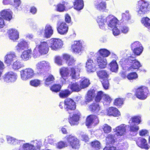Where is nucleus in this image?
<instances>
[{
  "label": "nucleus",
  "instance_id": "obj_26",
  "mask_svg": "<svg viewBox=\"0 0 150 150\" xmlns=\"http://www.w3.org/2000/svg\"><path fill=\"white\" fill-rule=\"evenodd\" d=\"M80 69L78 67L71 68V69L70 76L72 79H76L79 76V73L80 71Z\"/></svg>",
  "mask_w": 150,
  "mask_h": 150
},
{
  "label": "nucleus",
  "instance_id": "obj_37",
  "mask_svg": "<svg viewBox=\"0 0 150 150\" xmlns=\"http://www.w3.org/2000/svg\"><path fill=\"white\" fill-rule=\"evenodd\" d=\"M68 88L72 91H79L81 89L80 87L76 83L71 82L69 85Z\"/></svg>",
  "mask_w": 150,
  "mask_h": 150
},
{
  "label": "nucleus",
  "instance_id": "obj_44",
  "mask_svg": "<svg viewBox=\"0 0 150 150\" xmlns=\"http://www.w3.org/2000/svg\"><path fill=\"white\" fill-rule=\"evenodd\" d=\"M141 22L144 25L150 30V19L147 17L143 18Z\"/></svg>",
  "mask_w": 150,
  "mask_h": 150
},
{
  "label": "nucleus",
  "instance_id": "obj_31",
  "mask_svg": "<svg viewBox=\"0 0 150 150\" xmlns=\"http://www.w3.org/2000/svg\"><path fill=\"white\" fill-rule=\"evenodd\" d=\"M129 124L128 126L129 127V130L130 134L133 135H135L139 129V126L133 123Z\"/></svg>",
  "mask_w": 150,
  "mask_h": 150
},
{
  "label": "nucleus",
  "instance_id": "obj_28",
  "mask_svg": "<svg viewBox=\"0 0 150 150\" xmlns=\"http://www.w3.org/2000/svg\"><path fill=\"white\" fill-rule=\"evenodd\" d=\"M108 115L109 116L112 115L118 117L120 115V112L116 108L111 107L110 108L108 111Z\"/></svg>",
  "mask_w": 150,
  "mask_h": 150
},
{
  "label": "nucleus",
  "instance_id": "obj_51",
  "mask_svg": "<svg viewBox=\"0 0 150 150\" xmlns=\"http://www.w3.org/2000/svg\"><path fill=\"white\" fill-rule=\"evenodd\" d=\"M61 86L59 84H54L50 88L51 91L54 92L59 91L61 89Z\"/></svg>",
  "mask_w": 150,
  "mask_h": 150
},
{
  "label": "nucleus",
  "instance_id": "obj_32",
  "mask_svg": "<svg viewBox=\"0 0 150 150\" xmlns=\"http://www.w3.org/2000/svg\"><path fill=\"white\" fill-rule=\"evenodd\" d=\"M137 144L139 146L142 148L146 149L149 148L146 140L144 139H139L137 142Z\"/></svg>",
  "mask_w": 150,
  "mask_h": 150
},
{
  "label": "nucleus",
  "instance_id": "obj_33",
  "mask_svg": "<svg viewBox=\"0 0 150 150\" xmlns=\"http://www.w3.org/2000/svg\"><path fill=\"white\" fill-rule=\"evenodd\" d=\"M65 139H66L67 142L72 147H74V144L73 141H75L76 142H77V139L75 137L72 135H67L66 136Z\"/></svg>",
  "mask_w": 150,
  "mask_h": 150
},
{
  "label": "nucleus",
  "instance_id": "obj_35",
  "mask_svg": "<svg viewBox=\"0 0 150 150\" xmlns=\"http://www.w3.org/2000/svg\"><path fill=\"white\" fill-rule=\"evenodd\" d=\"M74 8L77 10H80L83 9V0H76L74 3Z\"/></svg>",
  "mask_w": 150,
  "mask_h": 150
},
{
  "label": "nucleus",
  "instance_id": "obj_18",
  "mask_svg": "<svg viewBox=\"0 0 150 150\" xmlns=\"http://www.w3.org/2000/svg\"><path fill=\"white\" fill-rule=\"evenodd\" d=\"M96 20L100 28L104 29L107 21V17L105 18L104 16L100 15L98 16Z\"/></svg>",
  "mask_w": 150,
  "mask_h": 150
},
{
  "label": "nucleus",
  "instance_id": "obj_55",
  "mask_svg": "<svg viewBox=\"0 0 150 150\" xmlns=\"http://www.w3.org/2000/svg\"><path fill=\"white\" fill-rule=\"evenodd\" d=\"M103 129L105 133H108L111 132V127L107 124H105L103 125Z\"/></svg>",
  "mask_w": 150,
  "mask_h": 150
},
{
  "label": "nucleus",
  "instance_id": "obj_39",
  "mask_svg": "<svg viewBox=\"0 0 150 150\" xmlns=\"http://www.w3.org/2000/svg\"><path fill=\"white\" fill-rule=\"evenodd\" d=\"M111 71L116 72L118 69V65L115 60H112L109 64Z\"/></svg>",
  "mask_w": 150,
  "mask_h": 150
},
{
  "label": "nucleus",
  "instance_id": "obj_12",
  "mask_svg": "<svg viewBox=\"0 0 150 150\" xmlns=\"http://www.w3.org/2000/svg\"><path fill=\"white\" fill-rule=\"evenodd\" d=\"M17 78V76L15 73L13 72L10 71L5 74L4 80L6 82H12L15 81Z\"/></svg>",
  "mask_w": 150,
  "mask_h": 150
},
{
  "label": "nucleus",
  "instance_id": "obj_1",
  "mask_svg": "<svg viewBox=\"0 0 150 150\" xmlns=\"http://www.w3.org/2000/svg\"><path fill=\"white\" fill-rule=\"evenodd\" d=\"M149 9V3L145 1L141 0L138 2V6L137 7L136 11L138 14L142 15L147 13Z\"/></svg>",
  "mask_w": 150,
  "mask_h": 150
},
{
  "label": "nucleus",
  "instance_id": "obj_58",
  "mask_svg": "<svg viewBox=\"0 0 150 150\" xmlns=\"http://www.w3.org/2000/svg\"><path fill=\"white\" fill-rule=\"evenodd\" d=\"M55 62L58 65L61 66L62 65V60L61 57L58 56H55L54 57Z\"/></svg>",
  "mask_w": 150,
  "mask_h": 150
},
{
  "label": "nucleus",
  "instance_id": "obj_25",
  "mask_svg": "<svg viewBox=\"0 0 150 150\" xmlns=\"http://www.w3.org/2000/svg\"><path fill=\"white\" fill-rule=\"evenodd\" d=\"M12 12L10 10H4L1 12V16L6 20L10 21L12 18Z\"/></svg>",
  "mask_w": 150,
  "mask_h": 150
},
{
  "label": "nucleus",
  "instance_id": "obj_19",
  "mask_svg": "<svg viewBox=\"0 0 150 150\" xmlns=\"http://www.w3.org/2000/svg\"><path fill=\"white\" fill-rule=\"evenodd\" d=\"M99 120L97 116L94 115H90L88 116L86 120V125L87 126H90L93 123L95 124H98Z\"/></svg>",
  "mask_w": 150,
  "mask_h": 150
},
{
  "label": "nucleus",
  "instance_id": "obj_27",
  "mask_svg": "<svg viewBox=\"0 0 150 150\" xmlns=\"http://www.w3.org/2000/svg\"><path fill=\"white\" fill-rule=\"evenodd\" d=\"M37 69L40 71L42 69L47 68L49 67V63L45 61H42L39 62L36 65Z\"/></svg>",
  "mask_w": 150,
  "mask_h": 150
},
{
  "label": "nucleus",
  "instance_id": "obj_54",
  "mask_svg": "<svg viewBox=\"0 0 150 150\" xmlns=\"http://www.w3.org/2000/svg\"><path fill=\"white\" fill-rule=\"evenodd\" d=\"M137 77V75L135 72L130 73L127 76V78L129 80L135 79Z\"/></svg>",
  "mask_w": 150,
  "mask_h": 150
},
{
  "label": "nucleus",
  "instance_id": "obj_10",
  "mask_svg": "<svg viewBox=\"0 0 150 150\" xmlns=\"http://www.w3.org/2000/svg\"><path fill=\"white\" fill-rule=\"evenodd\" d=\"M17 57L14 52L8 53L4 57V62L8 65H10Z\"/></svg>",
  "mask_w": 150,
  "mask_h": 150
},
{
  "label": "nucleus",
  "instance_id": "obj_15",
  "mask_svg": "<svg viewBox=\"0 0 150 150\" xmlns=\"http://www.w3.org/2000/svg\"><path fill=\"white\" fill-rule=\"evenodd\" d=\"M71 48L73 52L76 54H79L83 50V48L81 43L80 41H74L72 45Z\"/></svg>",
  "mask_w": 150,
  "mask_h": 150
},
{
  "label": "nucleus",
  "instance_id": "obj_9",
  "mask_svg": "<svg viewBox=\"0 0 150 150\" xmlns=\"http://www.w3.org/2000/svg\"><path fill=\"white\" fill-rule=\"evenodd\" d=\"M57 28L58 33L61 35L66 34L68 30L67 25L64 22L62 21L58 22Z\"/></svg>",
  "mask_w": 150,
  "mask_h": 150
},
{
  "label": "nucleus",
  "instance_id": "obj_36",
  "mask_svg": "<svg viewBox=\"0 0 150 150\" xmlns=\"http://www.w3.org/2000/svg\"><path fill=\"white\" fill-rule=\"evenodd\" d=\"M67 4V3L65 2H63L62 4H58L56 6V9L57 11L61 12L65 11Z\"/></svg>",
  "mask_w": 150,
  "mask_h": 150
},
{
  "label": "nucleus",
  "instance_id": "obj_21",
  "mask_svg": "<svg viewBox=\"0 0 150 150\" xmlns=\"http://www.w3.org/2000/svg\"><path fill=\"white\" fill-rule=\"evenodd\" d=\"M8 33L10 39L13 41L17 40L19 38V33L16 29H10Z\"/></svg>",
  "mask_w": 150,
  "mask_h": 150
},
{
  "label": "nucleus",
  "instance_id": "obj_2",
  "mask_svg": "<svg viewBox=\"0 0 150 150\" xmlns=\"http://www.w3.org/2000/svg\"><path fill=\"white\" fill-rule=\"evenodd\" d=\"M97 75L101 80L104 88L107 90L108 88L109 83L108 80V75L106 71L104 70L97 72Z\"/></svg>",
  "mask_w": 150,
  "mask_h": 150
},
{
  "label": "nucleus",
  "instance_id": "obj_17",
  "mask_svg": "<svg viewBox=\"0 0 150 150\" xmlns=\"http://www.w3.org/2000/svg\"><path fill=\"white\" fill-rule=\"evenodd\" d=\"M126 126L124 124H122L116 127L114 129L115 134L117 136H122L126 132Z\"/></svg>",
  "mask_w": 150,
  "mask_h": 150
},
{
  "label": "nucleus",
  "instance_id": "obj_38",
  "mask_svg": "<svg viewBox=\"0 0 150 150\" xmlns=\"http://www.w3.org/2000/svg\"><path fill=\"white\" fill-rule=\"evenodd\" d=\"M89 109L90 111L97 113L100 110V107L98 103H94L89 106Z\"/></svg>",
  "mask_w": 150,
  "mask_h": 150
},
{
  "label": "nucleus",
  "instance_id": "obj_50",
  "mask_svg": "<svg viewBox=\"0 0 150 150\" xmlns=\"http://www.w3.org/2000/svg\"><path fill=\"white\" fill-rule=\"evenodd\" d=\"M71 93V92L69 90L67 89L62 91L59 93V96L62 98L67 97Z\"/></svg>",
  "mask_w": 150,
  "mask_h": 150
},
{
  "label": "nucleus",
  "instance_id": "obj_11",
  "mask_svg": "<svg viewBox=\"0 0 150 150\" xmlns=\"http://www.w3.org/2000/svg\"><path fill=\"white\" fill-rule=\"evenodd\" d=\"M28 43L24 40H21L18 43L16 46V50L18 52H22L25 50L28 47Z\"/></svg>",
  "mask_w": 150,
  "mask_h": 150
},
{
  "label": "nucleus",
  "instance_id": "obj_8",
  "mask_svg": "<svg viewBox=\"0 0 150 150\" xmlns=\"http://www.w3.org/2000/svg\"><path fill=\"white\" fill-rule=\"evenodd\" d=\"M148 92L147 88L145 87H142L138 88L137 90L135 95L139 99H144L147 97L146 95Z\"/></svg>",
  "mask_w": 150,
  "mask_h": 150
},
{
  "label": "nucleus",
  "instance_id": "obj_5",
  "mask_svg": "<svg viewBox=\"0 0 150 150\" xmlns=\"http://www.w3.org/2000/svg\"><path fill=\"white\" fill-rule=\"evenodd\" d=\"M49 46L54 50H57L61 48L63 45L62 41L60 39H51L49 41Z\"/></svg>",
  "mask_w": 150,
  "mask_h": 150
},
{
  "label": "nucleus",
  "instance_id": "obj_24",
  "mask_svg": "<svg viewBox=\"0 0 150 150\" xmlns=\"http://www.w3.org/2000/svg\"><path fill=\"white\" fill-rule=\"evenodd\" d=\"M97 64L100 68H104L107 65V60L105 58L103 57L98 56L97 59Z\"/></svg>",
  "mask_w": 150,
  "mask_h": 150
},
{
  "label": "nucleus",
  "instance_id": "obj_57",
  "mask_svg": "<svg viewBox=\"0 0 150 150\" xmlns=\"http://www.w3.org/2000/svg\"><path fill=\"white\" fill-rule=\"evenodd\" d=\"M130 16L129 14L128 11H126L125 13L122 14V19L123 20L128 21L129 20Z\"/></svg>",
  "mask_w": 150,
  "mask_h": 150
},
{
  "label": "nucleus",
  "instance_id": "obj_3",
  "mask_svg": "<svg viewBox=\"0 0 150 150\" xmlns=\"http://www.w3.org/2000/svg\"><path fill=\"white\" fill-rule=\"evenodd\" d=\"M41 143L37 140L32 141L30 143L24 144L23 146L24 150H38L40 149Z\"/></svg>",
  "mask_w": 150,
  "mask_h": 150
},
{
  "label": "nucleus",
  "instance_id": "obj_6",
  "mask_svg": "<svg viewBox=\"0 0 150 150\" xmlns=\"http://www.w3.org/2000/svg\"><path fill=\"white\" fill-rule=\"evenodd\" d=\"M64 108L69 113L71 112V111L74 110L76 108L75 102L71 98L66 99L64 100Z\"/></svg>",
  "mask_w": 150,
  "mask_h": 150
},
{
  "label": "nucleus",
  "instance_id": "obj_4",
  "mask_svg": "<svg viewBox=\"0 0 150 150\" xmlns=\"http://www.w3.org/2000/svg\"><path fill=\"white\" fill-rule=\"evenodd\" d=\"M20 74L21 79L26 81L33 77L34 75V71L31 68H26L21 70Z\"/></svg>",
  "mask_w": 150,
  "mask_h": 150
},
{
  "label": "nucleus",
  "instance_id": "obj_60",
  "mask_svg": "<svg viewBox=\"0 0 150 150\" xmlns=\"http://www.w3.org/2000/svg\"><path fill=\"white\" fill-rule=\"evenodd\" d=\"M142 45L139 42L136 41L132 43L131 45V47L132 50L135 49L136 48L139 47H142Z\"/></svg>",
  "mask_w": 150,
  "mask_h": 150
},
{
  "label": "nucleus",
  "instance_id": "obj_14",
  "mask_svg": "<svg viewBox=\"0 0 150 150\" xmlns=\"http://www.w3.org/2000/svg\"><path fill=\"white\" fill-rule=\"evenodd\" d=\"M39 52L41 54H45L47 53L49 48L48 44L46 42H41L40 45H38Z\"/></svg>",
  "mask_w": 150,
  "mask_h": 150
},
{
  "label": "nucleus",
  "instance_id": "obj_56",
  "mask_svg": "<svg viewBox=\"0 0 150 150\" xmlns=\"http://www.w3.org/2000/svg\"><path fill=\"white\" fill-rule=\"evenodd\" d=\"M104 93L102 91L98 92L95 98V100L96 102H99L103 98Z\"/></svg>",
  "mask_w": 150,
  "mask_h": 150
},
{
  "label": "nucleus",
  "instance_id": "obj_42",
  "mask_svg": "<svg viewBox=\"0 0 150 150\" xmlns=\"http://www.w3.org/2000/svg\"><path fill=\"white\" fill-rule=\"evenodd\" d=\"M54 80V78L52 75L49 76L46 79H44L45 83L47 86H49L53 83Z\"/></svg>",
  "mask_w": 150,
  "mask_h": 150
},
{
  "label": "nucleus",
  "instance_id": "obj_45",
  "mask_svg": "<svg viewBox=\"0 0 150 150\" xmlns=\"http://www.w3.org/2000/svg\"><path fill=\"white\" fill-rule=\"evenodd\" d=\"M107 143L109 144H113L115 142V136L112 134H109L106 138Z\"/></svg>",
  "mask_w": 150,
  "mask_h": 150
},
{
  "label": "nucleus",
  "instance_id": "obj_7",
  "mask_svg": "<svg viewBox=\"0 0 150 150\" xmlns=\"http://www.w3.org/2000/svg\"><path fill=\"white\" fill-rule=\"evenodd\" d=\"M53 30L52 27L49 24H47L44 30L43 28L40 29L39 31L40 35H44L46 38H50L53 34Z\"/></svg>",
  "mask_w": 150,
  "mask_h": 150
},
{
  "label": "nucleus",
  "instance_id": "obj_61",
  "mask_svg": "<svg viewBox=\"0 0 150 150\" xmlns=\"http://www.w3.org/2000/svg\"><path fill=\"white\" fill-rule=\"evenodd\" d=\"M14 3L13 6L15 8L18 10L21 9V8H18L21 3L20 0H14Z\"/></svg>",
  "mask_w": 150,
  "mask_h": 150
},
{
  "label": "nucleus",
  "instance_id": "obj_52",
  "mask_svg": "<svg viewBox=\"0 0 150 150\" xmlns=\"http://www.w3.org/2000/svg\"><path fill=\"white\" fill-rule=\"evenodd\" d=\"M40 81L38 79H35L30 81V85L34 87H37L40 84Z\"/></svg>",
  "mask_w": 150,
  "mask_h": 150
},
{
  "label": "nucleus",
  "instance_id": "obj_41",
  "mask_svg": "<svg viewBox=\"0 0 150 150\" xmlns=\"http://www.w3.org/2000/svg\"><path fill=\"white\" fill-rule=\"evenodd\" d=\"M90 83L89 79L85 78H83L82 79L80 83V88H84L88 87Z\"/></svg>",
  "mask_w": 150,
  "mask_h": 150
},
{
  "label": "nucleus",
  "instance_id": "obj_64",
  "mask_svg": "<svg viewBox=\"0 0 150 150\" xmlns=\"http://www.w3.org/2000/svg\"><path fill=\"white\" fill-rule=\"evenodd\" d=\"M112 29L113 34L115 36H117L120 34V31L119 29L116 26L113 28Z\"/></svg>",
  "mask_w": 150,
  "mask_h": 150
},
{
  "label": "nucleus",
  "instance_id": "obj_29",
  "mask_svg": "<svg viewBox=\"0 0 150 150\" xmlns=\"http://www.w3.org/2000/svg\"><path fill=\"white\" fill-rule=\"evenodd\" d=\"M60 73L62 78L64 80L69 76V71L67 68H61L60 70Z\"/></svg>",
  "mask_w": 150,
  "mask_h": 150
},
{
  "label": "nucleus",
  "instance_id": "obj_53",
  "mask_svg": "<svg viewBox=\"0 0 150 150\" xmlns=\"http://www.w3.org/2000/svg\"><path fill=\"white\" fill-rule=\"evenodd\" d=\"M143 50V48L142 46L139 47L132 50L134 53L137 55H140L142 52Z\"/></svg>",
  "mask_w": 150,
  "mask_h": 150
},
{
  "label": "nucleus",
  "instance_id": "obj_59",
  "mask_svg": "<svg viewBox=\"0 0 150 150\" xmlns=\"http://www.w3.org/2000/svg\"><path fill=\"white\" fill-rule=\"evenodd\" d=\"M120 29L121 32L124 34L127 33L129 30V28L125 25L120 26Z\"/></svg>",
  "mask_w": 150,
  "mask_h": 150
},
{
  "label": "nucleus",
  "instance_id": "obj_34",
  "mask_svg": "<svg viewBox=\"0 0 150 150\" xmlns=\"http://www.w3.org/2000/svg\"><path fill=\"white\" fill-rule=\"evenodd\" d=\"M25 65L24 64L19 61L16 60L11 65L12 68L15 70H18L19 69L24 67Z\"/></svg>",
  "mask_w": 150,
  "mask_h": 150
},
{
  "label": "nucleus",
  "instance_id": "obj_49",
  "mask_svg": "<svg viewBox=\"0 0 150 150\" xmlns=\"http://www.w3.org/2000/svg\"><path fill=\"white\" fill-rule=\"evenodd\" d=\"M93 96V91H89L88 92L87 96L86 97V102L88 103L92 101Z\"/></svg>",
  "mask_w": 150,
  "mask_h": 150
},
{
  "label": "nucleus",
  "instance_id": "obj_20",
  "mask_svg": "<svg viewBox=\"0 0 150 150\" xmlns=\"http://www.w3.org/2000/svg\"><path fill=\"white\" fill-rule=\"evenodd\" d=\"M95 7L97 9L99 10H104L106 8L105 2L102 0H96L94 2Z\"/></svg>",
  "mask_w": 150,
  "mask_h": 150
},
{
  "label": "nucleus",
  "instance_id": "obj_40",
  "mask_svg": "<svg viewBox=\"0 0 150 150\" xmlns=\"http://www.w3.org/2000/svg\"><path fill=\"white\" fill-rule=\"evenodd\" d=\"M98 53L100 55L99 56L103 57L105 58L108 57L110 54V52L105 49H102L99 50Z\"/></svg>",
  "mask_w": 150,
  "mask_h": 150
},
{
  "label": "nucleus",
  "instance_id": "obj_62",
  "mask_svg": "<svg viewBox=\"0 0 150 150\" xmlns=\"http://www.w3.org/2000/svg\"><path fill=\"white\" fill-rule=\"evenodd\" d=\"M123 103V100L121 98L116 99L114 103V105L117 106H120Z\"/></svg>",
  "mask_w": 150,
  "mask_h": 150
},
{
  "label": "nucleus",
  "instance_id": "obj_46",
  "mask_svg": "<svg viewBox=\"0 0 150 150\" xmlns=\"http://www.w3.org/2000/svg\"><path fill=\"white\" fill-rule=\"evenodd\" d=\"M91 145L92 148L95 150L100 149L101 147L100 142L97 141L93 142L91 143Z\"/></svg>",
  "mask_w": 150,
  "mask_h": 150
},
{
  "label": "nucleus",
  "instance_id": "obj_47",
  "mask_svg": "<svg viewBox=\"0 0 150 150\" xmlns=\"http://www.w3.org/2000/svg\"><path fill=\"white\" fill-rule=\"evenodd\" d=\"M103 98L104 100V104L107 105H109L112 100L109 96L106 94H104Z\"/></svg>",
  "mask_w": 150,
  "mask_h": 150
},
{
  "label": "nucleus",
  "instance_id": "obj_63",
  "mask_svg": "<svg viewBox=\"0 0 150 150\" xmlns=\"http://www.w3.org/2000/svg\"><path fill=\"white\" fill-rule=\"evenodd\" d=\"M67 144L65 142L61 141L58 143L57 146L59 149H62L63 148L67 146Z\"/></svg>",
  "mask_w": 150,
  "mask_h": 150
},
{
  "label": "nucleus",
  "instance_id": "obj_48",
  "mask_svg": "<svg viewBox=\"0 0 150 150\" xmlns=\"http://www.w3.org/2000/svg\"><path fill=\"white\" fill-rule=\"evenodd\" d=\"M140 117L138 116H134L132 117L131 119L129 120V124H134L136 123L139 124L140 122Z\"/></svg>",
  "mask_w": 150,
  "mask_h": 150
},
{
  "label": "nucleus",
  "instance_id": "obj_30",
  "mask_svg": "<svg viewBox=\"0 0 150 150\" xmlns=\"http://www.w3.org/2000/svg\"><path fill=\"white\" fill-rule=\"evenodd\" d=\"M80 115L75 114L71 117L70 116L69 118V122L71 125H74L78 124V121L79 120Z\"/></svg>",
  "mask_w": 150,
  "mask_h": 150
},
{
  "label": "nucleus",
  "instance_id": "obj_23",
  "mask_svg": "<svg viewBox=\"0 0 150 150\" xmlns=\"http://www.w3.org/2000/svg\"><path fill=\"white\" fill-rule=\"evenodd\" d=\"M132 57L128 59V60L129 62L132 63L133 64L129 68V70L133 71V69H138L141 67L140 63L138 61L135 60V58H133V59H131Z\"/></svg>",
  "mask_w": 150,
  "mask_h": 150
},
{
  "label": "nucleus",
  "instance_id": "obj_43",
  "mask_svg": "<svg viewBox=\"0 0 150 150\" xmlns=\"http://www.w3.org/2000/svg\"><path fill=\"white\" fill-rule=\"evenodd\" d=\"M7 139L8 143L11 144L16 145L19 143V141L18 139L10 136H7Z\"/></svg>",
  "mask_w": 150,
  "mask_h": 150
},
{
  "label": "nucleus",
  "instance_id": "obj_22",
  "mask_svg": "<svg viewBox=\"0 0 150 150\" xmlns=\"http://www.w3.org/2000/svg\"><path fill=\"white\" fill-rule=\"evenodd\" d=\"M32 50L30 49L24 50L22 52L21 57L22 60L26 61L30 58L31 57Z\"/></svg>",
  "mask_w": 150,
  "mask_h": 150
},
{
  "label": "nucleus",
  "instance_id": "obj_16",
  "mask_svg": "<svg viewBox=\"0 0 150 150\" xmlns=\"http://www.w3.org/2000/svg\"><path fill=\"white\" fill-rule=\"evenodd\" d=\"M96 64L91 59H88L86 62V68L87 71L89 72H93L96 70Z\"/></svg>",
  "mask_w": 150,
  "mask_h": 150
},
{
  "label": "nucleus",
  "instance_id": "obj_13",
  "mask_svg": "<svg viewBox=\"0 0 150 150\" xmlns=\"http://www.w3.org/2000/svg\"><path fill=\"white\" fill-rule=\"evenodd\" d=\"M107 21L106 24L108 26L111 28L116 27L117 24L118 20L117 18L113 16L109 15L107 17Z\"/></svg>",
  "mask_w": 150,
  "mask_h": 150
}]
</instances>
